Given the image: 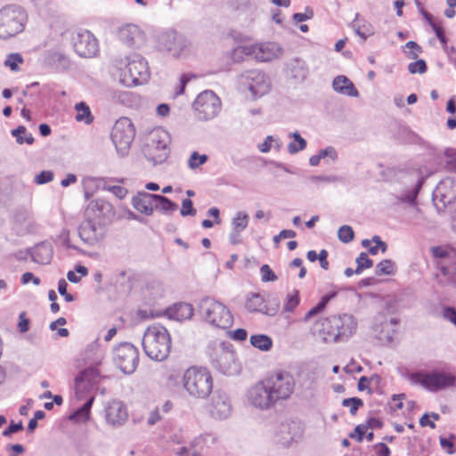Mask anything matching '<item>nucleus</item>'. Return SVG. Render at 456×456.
Masks as SVG:
<instances>
[{
	"label": "nucleus",
	"instance_id": "nucleus-1",
	"mask_svg": "<svg viewBox=\"0 0 456 456\" xmlns=\"http://www.w3.org/2000/svg\"><path fill=\"white\" fill-rule=\"evenodd\" d=\"M295 379L289 372H276L251 386L247 393L248 403L259 410H268L294 393Z\"/></svg>",
	"mask_w": 456,
	"mask_h": 456
},
{
	"label": "nucleus",
	"instance_id": "nucleus-2",
	"mask_svg": "<svg viewBox=\"0 0 456 456\" xmlns=\"http://www.w3.org/2000/svg\"><path fill=\"white\" fill-rule=\"evenodd\" d=\"M115 66L120 70L119 81L126 86L142 85L150 77L148 63L138 53L116 60Z\"/></svg>",
	"mask_w": 456,
	"mask_h": 456
},
{
	"label": "nucleus",
	"instance_id": "nucleus-3",
	"mask_svg": "<svg viewBox=\"0 0 456 456\" xmlns=\"http://www.w3.org/2000/svg\"><path fill=\"white\" fill-rule=\"evenodd\" d=\"M142 347L148 357L155 361L167 358L171 348V338L167 330L161 325H152L144 332Z\"/></svg>",
	"mask_w": 456,
	"mask_h": 456
},
{
	"label": "nucleus",
	"instance_id": "nucleus-4",
	"mask_svg": "<svg viewBox=\"0 0 456 456\" xmlns=\"http://www.w3.org/2000/svg\"><path fill=\"white\" fill-rule=\"evenodd\" d=\"M183 386L191 396L205 399L213 390L212 374L207 368L190 367L183 373Z\"/></svg>",
	"mask_w": 456,
	"mask_h": 456
},
{
	"label": "nucleus",
	"instance_id": "nucleus-5",
	"mask_svg": "<svg viewBox=\"0 0 456 456\" xmlns=\"http://www.w3.org/2000/svg\"><path fill=\"white\" fill-rule=\"evenodd\" d=\"M409 379L411 384L419 385L430 392L452 387L456 383V377L444 369L419 370L411 373Z\"/></svg>",
	"mask_w": 456,
	"mask_h": 456
},
{
	"label": "nucleus",
	"instance_id": "nucleus-6",
	"mask_svg": "<svg viewBox=\"0 0 456 456\" xmlns=\"http://www.w3.org/2000/svg\"><path fill=\"white\" fill-rule=\"evenodd\" d=\"M199 307L202 319L209 325L224 330L232 324V315L223 303L206 297L200 301Z\"/></svg>",
	"mask_w": 456,
	"mask_h": 456
},
{
	"label": "nucleus",
	"instance_id": "nucleus-7",
	"mask_svg": "<svg viewBox=\"0 0 456 456\" xmlns=\"http://www.w3.org/2000/svg\"><path fill=\"white\" fill-rule=\"evenodd\" d=\"M209 357L212 367L224 374L233 375L240 371L235 351L230 343L213 344Z\"/></svg>",
	"mask_w": 456,
	"mask_h": 456
},
{
	"label": "nucleus",
	"instance_id": "nucleus-8",
	"mask_svg": "<svg viewBox=\"0 0 456 456\" xmlns=\"http://www.w3.org/2000/svg\"><path fill=\"white\" fill-rule=\"evenodd\" d=\"M27 14L23 8L9 4L0 9V38L8 39L24 29Z\"/></svg>",
	"mask_w": 456,
	"mask_h": 456
},
{
	"label": "nucleus",
	"instance_id": "nucleus-9",
	"mask_svg": "<svg viewBox=\"0 0 456 456\" xmlns=\"http://www.w3.org/2000/svg\"><path fill=\"white\" fill-rule=\"evenodd\" d=\"M171 138L167 131L162 128L153 129L143 147V153L147 159L154 165L163 163L169 156V144Z\"/></svg>",
	"mask_w": 456,
	"mask_h": 456
},
{
	"label": "nucleus",
	"instance_id": "nucleus-10",
	"mask_svg": "<svg viewBox=\"0 0 456 456\" xmlns=\"http://www.w3.org/2000/svg\"><path fill=\"white\" fill-rule=\"evenodd\" d=\"M192 108L200 120L208 121L220 113L222 103L213 91L206 90L196 97Z\"/></svg>",
	"mask_w": 456,
	"mask_h": 456
},
{
	"label": "nucleus",
	"instance_id": "nucleus-11",
	"mask_svg": "<svg viewBox=\"0 0 456 456\" xmlns=\"http://www.w3.org/2000/svg\"><path fill=\"white\" fill-rule=\"evenodd\" d=\"M134 134V125L128 118H121L116 121L111 132V140L120 156L128 153Z\"/></svg>",
	"mask_w": 456,
	"mask_h": 456
},
{
	"label": "nucleus",
	"instance_id": "nucleus-12",
	"mask_svg": "<svg viewBox=\"0 0 456 456\" xmlns=\"http://www.w3.org/2000/svg\"><path fill=\"white\" fill-rule=\"evenodd\" d=\"M113 360L121 371L132 374L139 363L138 349L131 343H120L113 350Z\"/></svg>",
	"mask_w": 456,
	"mask_h": 456
},
{
	"label": "nucleus",
	"instance_id": "nucleus-13",
	"mask_svg": "<svg viewBox=\"0 0 456 456\" xmlns=\"http://www.w3.org/2000/svg\"><path fill=\"white\" fill-rule=\"evenodd\" d=\"M431 251L434 257L440 259L437 265L442 275L450 284L456 286V250L448 247H434Z\"/></svg>",
	"mask_w": 456,
	"mask_h": 456
},
{
	"label": "nucleus",
	"instance_id": "nucleus-14",
	"mask_svg": "<svg viewBox=\"0 0 456 456\" xmlns=\"http://www.w3.org/2000/svg\"><path fill=\"white\" fill-rule=\"evenodd\" d=\"M240 84L247 87L254 98L266 94L270 89V80L268 77L258 69L244 71L240 76Z\"/></svg>",
	"mask_w": 456,
	"mask_h": 456
},
{
	"label": "nucleus",
	"instance_id": "nucleus-15",
	"mask_svg": "<svg viewBox=\"0 0 456 456\" xmlns=\"http://www.w3.org/2000/svg\"><path fill=\"white\" fill-rule=\"evenodd\" d=\"M71 40L75 52L81 57L90 58L99 52L98 40L89 30L77 29Z\"/></svg>",
	"mask_w": 456,
	"mask_h": 456
},
{
	"label": "nucleus",
	"instance_id": "nucleus-16",
	"mask_svg": "<svg viewBox=\"0 0 456 456\" xmlns=\"http://www.w3.org/2000/svg\"><path fill=\"white\" fill-rule=\"evenodd\" d=\"M456 200V181L453 178L443 179L433 192V203L437 212H442L445 208Z\"/></svg>",
	"mask_w": 456,
	"mask_h": 456
},
{
	"label": "nucleus",
	"instance_id": "nucleus-17",
	"mask_svg": "<svg viewBox=\"0 0 456 456\" xmlns=\"http://www.w3.org/2000/svg\"><path fill=\"white\" fill-rule=\"evenodd\" d=\"M302 433L300 424L296 421L281 423L275 429L273 441L283 448H288L301 438Z\"/></svg>",
	"mask_w": 456,
	"mask_h": 456
},
{
	"label": "nucleus",
	"instance_id": "nucleus-18",
	"mask_svg": "<svg viewBox=\"0 0 456 456\" xmlns=\"http://www.w3.org/2000/svg\"><path fill=\"white\" fill-rule=\"evenodd\" d=\"M106 226L103 223L86 217L78 227V236L85 243L94 246L104 239Z\"/></svg>",
	"mask_w": 456,
	"mask_h": 456
},
{
	"label": "nucleus",
	"instance_id": "nucleus-19",
	"mask_svg": "<svg viewBox=\"0 0 456 456\" xmlns=\"http://www.w3.org/2000/svg\"><path fill=\"white\" fill-rule=\"evenodd\" d=\"M86 217L108 225L115 215L112 205L103 199H95L89 202L85 211Z\"/></svg>",
	"mask_w": 456,
	"mask_h": 456
},
{
	"label": "nucleus",
	"instance_id": "nucleus-20",
	"mask_svg": "<svg viewBox=\"0 0 456 456\" xmlns=\"http://www.w3.org/2000/svg\"><path fill=\"white\" fill-rule=\"evenodd\" d=\"M117 36L126 46L133 49L141 48L145 43V34L135 24H126L118 28Z\"/></svg>",
	"mask_w": 456,
	"mask_h": 456
},
{
	"label": "nucleus",
	"instance_id": "nucleus-21",
	"mask_svg": "<svg viewBox=\"0 0 456 456\" xmlns=\"http://www.w3.org/2000/svg\"><path fill=\"white\" fill-rule=\"evenodd\" d=\"M104 419L107 425L113 428L122 427L128 419L124 403L116 399L109 402L104 408Z\"/></svg>",
	"mask_w": 456,
	"mask_h": 456
},
{
	"label": "nucleus",
	"instance_id": "nucleus-22",
	"mask_svg": "<svg viewBox=\"0 0 456 456\" xmlns=\"http://www.w3.org/2000/svg\"><path fill=\"white\" fill-rule=\"evenodd\" d=\"M159 44L162 51H167L175 57L180 56L186 47L184 37L174 31L162 34Z\"/></svg>",
	"mask_w": 456,
	"mask_h": 456
},
{
	"label": "nucleus",
	"instance_id": "nucleus-23",
	"mask_svg": "<svg viewBox=\"0 0 456 456\" xmlns=\"http://www.w3.org/2000/svg\"><path fill=\"white\" fill-rule=\"evenodd\" d=\"M253 58L259 61H271L281 57V46L273 42L251 45Z\"/></svg>",
	"mask_w": 456,
	"mask_h": 456
},
{
	"label": "nucleus",
	"instance_id": "nucleus-24",
	"mask_svg": "<svg viewBox=\"0 0 456 456\" xmlns=\"http://www.w3.org/2000/svg\"><path fill=\"white\" fill-rule=\"evenodd\" d=\"M314 336L324 342H337L336 325L333 323V316L318 320L312 328Z\"/></svg>",
	"mask_w": 456,
	"mask_h": 456
},
{
	"label": "nucleus",
	"instance_id": "nucleus-25",
	"mask_svg": "<svg viewBox=\"0 0 456 456\" xmlns=\"http://www.w3.org/2000/svg\"><path fill=\"white\" fill-rule=\"evenodd\" d=\"M333 323L336 325L338 341H344L353 336L357 328V322L350 314L333 316Z\"/></svg>",
	"mask_w": 456,
	"mask_h": 456
},
{
	"label": "nucleus",
	"instance_id": "nucleus-26",
	"mask_svg": "<svg viewBox=\"0 0 456 456\" xmlns=\"http://www.w3.org/2000/svg\"><path fill=\"white\" fill-rule=\"evenodd\" d=\"M155 196L146 191H138L137 195L132 200L133 207L146 216H151L155 208Z\"/></svg>",
	"mask_w": 456,
	"mask_h": 456
},
{
	"label": "nucleus",
	"instance_id": "nucleus-27",
	"mask_svg": "<svg viewBox=\"0 0 456 456\" xmlns=\"http://www.w3.org/2000/svg\"><path fill=\"white\" fill-rule=\"evenodd\" d=\"M245 307L249 312H259L269 316H273L277 313V307H268L265 303L264 297L259 294L248 296Z\"/></svg>",
	"mask_w": 456,
	"mask_h": 456
},
{
	"label": "nucleus",
	"instance_id": "nucleus-28",
	"mask_svg": "<svg viewBox=\"0 0 456 456\" xmlns=\"http://www.w3.org/2000/svg\"><path fill=\"white\" fill-rule=\"evenodd\" d=\"M193 311L191 305L187 303H177L167 308L165 314L170 320L183 322L190 320L193 315Z\"/></svg>",
	"mask_w": 456,
	"mask_h": 456
},
{
	"label": "nucleus",
	"instance_id": "nucleus-29",
	"mask_svg": "<svg viewBox=\"0 0 456 456\" xmlns=\"http://www.w3.org/2000/svg\"><path fill=\"white\" fill-rule=\"evenodd\" d=\"M53 254V247L48 242H41L36 245L30 251L32 261L40 265L49 264Z\"/></svg>",
	"mask_w": 456,
	"mask_h": 456
},
{
	"label": "nucleus",
	"instance_id": "nucleus-30",
	"mask_svg": "<svg viewBox=\"0 0 456 456\" xmlns=\"http://www.w3.org/2000/svg\"><path fill=\"white\" fill-rule=\"evenodd\" d=\"M399 320L391 318L389 321H385L380 325H375V331L378 333V338L381 341L391 342L393 341L397 330Z\"/></svg>",
	"mask_w": 456,
	"mask_h": 456
},
{
	"label": "nucleus",
	"instance_id": "nucleus-31",
	"mask_svg": "<svg viewBox=\"0 0 456 456\" xmlns=\"http://www.w3.org/2000/svg\"><path fill=\"white\" fill-rule=\"evenodd\" d=\"M232 407L225 395H219L213 399L211 414L217 419H226L231 414Z\"/></svg>",
	"mask_w": 456,
	"mask_h": 456
},
{
	"label": "nucleus",
	"instance_id": "nucleus-32",
	"mask_svg": "<svg viewBox=\"0 0 456 456\" xmlns=\"http://www.w3.org/2000/svg\"><path fill=\"white\" fill-rule=\"evenodd\" d=\"M351 28L363 41L375 33L373 25L364 18H361L359 13H356L354 20L351 23Z\"/></svg>",
	"mask_w": 456,
	"mask_h": 456
},
{
	"label": "nucleus",
	"instance_id": "nucleus-33",
	"mask_svg": "<svg viewBox=\"0 0 456 456\" xmlns=\"http://www.w3.org/2000/svg\"><path fill=\"white\" fill-rule=\"evenodd\" d=\"M333 89L344 95L357 97L359 95L358 90L354 84L345 76H338L334 78L332 83Z\"/></svg>",
	"mask_w": 456,
	"mask_h": 456
},
{
	"label": "nucleus",
	"instance_id": "nucleus-34",
	"mask_svg": "<svg viewBox=\"0 0 456 456\" xmlns=\"http://www.w3.org/2000/svg\"><path fill=\"white\" fill-rule=\"evenodd\" d=\"M45 61L48 65L60 70L67 69L70 65L69 58L59 51L49 52L46 55Z\"/></svg>",
	"mask_w": 456,
	"mask_h": 456
},
{
	"label": "nucleus",
	"instance_id": "nucleus-35",
	"mask_svg": "<svg viewBox=\"0 0 456 456\" xmlns=\"http://www.w3.org/2000/svg\"><path fill=\"white\" fill-rule=\"evenodd\" d=\"M94 401V396L90 395L89 398L86 401V403L77 408L70 416L69 419L77 422L82 423L86 422L90 418V410Z\"/></svg>",
	"mask_w": 456,
	"mask_h": 456
},
{
	"label": "nucleus",
	"instance_id": "nucleus-36",
	"mask_svg": "<svg viewBox=\"0 0 456 456\" xmlns=\"http://www.w3.org/2000/svg\"><path fill=\"white\" fill-rule=\"evenodd\" d=\"M422 183H423V180H421V179L418 180L417 183L410 191L403 192V194H401L398 197V200L400 201L406 202V203H409V204L414 206L413 210H414V215H416V216L420 214L419 208H417V206H416L415 200L418 196L420 187L422 186Z\"/></svg>",
	"mask_w": 456,
	"mask_h": 456
},
{
	"label": "nucleus",
	"instance_id": "nucleus-37",
	"mask_svg": "<svg viewBox=\"0 0 456 456\" xmlns=\"http://www.w3.org/2000/svg\"><path fill=\"white\" fill-rule=\"evenodd\" d=\"M336 295H337V292L334 291V292H331L330 294L323 296L322 297L321 301L315 306H314L312 309H310L307 312V314L304 317V322H306L310 321L311 318H313L314 316L317 315L322 311H323V309L325 308V306L329 303V301L330 299H332L333 297H335Z\"/></svg>",
	"mask_w": 456,
	"mask_h": 456
},
{
	"label": "nucleus",
	"instance_id": "nucleus-38",
	"mask_svg": "<svg viewBox=\"0 0 456 456\" xmlns=\"http://www.w3.org/2000/svg\"><path fill=\"white\" fill-rule=\"evenodd\" d=\"M251 345L261 351H269L273 346L272 338L264 334L253 335L250 337Z\"/></svg>",
	"mask_w": 456,
	"mask_h": 456
},
{
	"label": "nucleus",
	"instance_id": "nucleus-39",
	"mask_svg": "<svg viewBox=\"0 0 456 456\" xmlns=\"http://www.w3.org/2000/svg\"><path fill=\"white\" fill-rule=\"evenodd\" d=\"M76 120L78 122H84L86 124H90L93 122V115L89 107L83 102H78L75 105Z\"/></svg>",
	"mask_w": 456,
	"mask_h": 456
},
{
	"label": "nucleus",
	"instance_id": "nucleus-40",
	"mask_svg": "<svg viewBox=\"0 0 456 456\" xmlns=\"http://www.w3.org/2000/svg\"><path fill=\"white\" fill-rule=\"evenodd\" d=\"M289 136L294 139L288 144V151L290 154H297L306 148V141L301 137L298 132L289 133Z\"/></svg>",
	"mask_w": 456,
	"mask_h": 456
},
{
	"label": "nucleus",
	"instance_id": "nucleus-41",
	"mask_svg": "<svg viewBox=\"0 0 456 456\" xmlns=\"http://www.w3.org/2000/svg\"><path fill=\"white\" fill-rule=\"evenodd\" d=\"M155 208H160L165 213L175 212L178 206L175 202L171 201L168 198L158 195L155 196Z\"/></svg>",
	"mask_w": 456,
	"mask_h": 456
},
{
	"label": "nucleus",
	"instance_id": "nucleus-42",
	"mask_svg": "<svg viewBox=\"0 0 456 456\" xmlns=\"http://www.w3.org/2000/svg\"><path fill=\"white\" fill-rule=\"evenodd\" d=\"M248 215L244 211H238L232 219V229L243 232L248 224Z\"/></svg>",
	"mask_w": 456,
	"mask_h": 456
},
{
	"label": "nucleus",
	"instance_id": "nucleus-43",
	"mask_svg": "<svg viewBox=\"0 0 456 456\" xmlns=\"http://www.w3.org/2000/svg\"><path fill=\"white\" fill-rule=\"evenodd\" d=\"M290 69L293 77L297 80H304L308 74V69L306 67V64L305 63V61L300 60H295L291 63Z\"/></svg>",
	"mask_w": 456,
	"mask_h": 456
},
{
	"label": "nucleus",
	"instance_id": "nucleus-44",
	"mask_svg": "<svg viewBox=\"0 0 456 456\" xmlns=\"http://www.w3.org/2000/svg\"><path fill=\"white\" fill-rule=\"evenodd\" d=\"M16 218L18 222L21 220L25 222V230L28 233H37L41 230L40 224L27 212L17 216Z\"/></svg>",
	"mask_w": 456,
	"mask_h": 456
},
{
	"label": "nucleus",
	"instance_id": "nucleus-45",
	"mask_svg": "<svg viewBox=\"0 0 456 456\" xmlns=\"http://www.w3.org/2000/svg\"><path fill=\"white\" fill-rule=\"evenodd\" d=\"M12 134L16 138V142L19 144H22L24 142L27 144H32L34 142L33 135L27 133V129L23 126H20L16 129H13L12 131Z\"/></svg>",
	"mask_w": 456,
	"mask_h": 456
},
{
	"label": "nucleus",
	"instance_id": "nucleus-46",
	"mask_svg": "<svg viewBox=\"0 0 456 456\" xmlns=\"http://www.w3.org/2000/svg\"><path fill=\"white\" fill-rule=\"evenodd\" d=\"M246 56L253 57L251 45H240L234 48L231 53V57L233 61L240 62L244 60Z\"/></svg>",
	"mask_w": 456,
	"mask_h": 456
},
{
	"label": "nucleus",
	"instance_id": "nucleus-47",
	"mask_svg": "<svg viewBox=\"0 0 456 456\" xmlns=\"http://www.w3.org/2000/svg\"><path fill=\"white\" fill-rule=\"evenodd\" d=\"M395 265L392 260L385 259L376 265L375 272L378 275H392L395 273Z\"/></svg>",
	"mask_w": 456,
	"mask_h": 456
},
{
	"label": "nucleus",
	"instance_id": "nucleus-48",
	"mask_svg": "<svg viewBox=\"0 0 456 456\" xmlns=\"http://www.w3.org/2000/svg\"><path fill=\"white\" fill-rule=\"evenodd\" d=\"M100 183V180L94 177H85L83 179L82 184L84 187L85 196L86 199H89L90 197L93 196Z\"/></svg>",
	"mask_w": 456,
	"mask_h": 456
},
{
	"label": "nucleus",
	"instance_id": "nucleus-49",
	"mask_svg": "<svg viewBox=\"0 0 456 456\" xmlns=\"http://www.w3.org/2000/svg\"><path fill=\"white\" fill-rule=\"evenodd\" d=\"M208 159V157L206 154H199L197 151H193L189 159H188V167L191 169H196L200 166L205 164Z\"/></svg>",
	"mask_w": 456,
	"mask_h": 456
},
{
	"label": "nucleus",
	"instance_id": "nucleus-50",
	"mask_svg": "<svg viewBox=\"0 0 456 456\" xmlns=\"http://www.w3.org/2000/svg\"><path fill=\"white\" fill-rule=\"evenodd\" d=\"M423 14H424L425 19L429 23V25L433 28L439 41L443 44L444 46H445L446 45V37L444 34V30H443L442 27H440L436 23H435V21L432 19V16L429 13L425 12Z\"/></svg>",
	"mask_w": 456,
	"mask_h": 456
},
{
	"label": "nucleus",
	"instance_id": "nucleus-51",
	"mask_svg": "<svg viewBox=\"0 0 456 456\" xmlns=\"http://www.w3.org/2000/svg\"><path fill=\"white\" fill-rule=\"evenodd\" d=\"M23 62V58L20 53H10L4 61V66L10 68L12 71L20 69L19 64Z\"/></svg>",
	"mask_w": 456,
	"mask_h": 456
},
{
	"label": "nucleus",
	"instance_id": "nucleus-52",
	"mask_svg": "<svg viewBox=\"0 0 456 456\" xmlns=\"http://www.w3.org/2000/svg\"><path fill=\"white\" fill-rule=\"evenodd\" d=\"M357 267L355 269V274H360L363 269L370 268L373 265V262L370 258H369L366 253H361L359 256L356 258Z\"/></svg>",
	"mask_w": 456,
	"mask_h": 456
},
{
	"label": "nucleus",
	"instance_id": "nucleus-53",
	"mask_svg": "<svg viewBox=\"0 0 456 456\" xmlns=\"http://www.w3.org/2000/svg\"><path fill=\"white\" fill-rule=\"evenodd\" d=\"M57 240L61 247H63L67 249L70 248V249L78 250V248L70 242L69 230L62 229L61 231L60 234L58 235Z\"/></svg>",
	"mask_w": 456,
	"mask_h": 456
},
{
	"label": "nucleus",
	"instance_id": "nucleus-54",
	"mask_svg": "<svg viewBox=\"0 0 456 456\" xmlns=\"http://www.w3.org/2000/svg\"><path fill=\"white\" fill-rule=\"evenodd\" d=\"M403 53L409 59H416L419 53L421 52V47L414 41H409L403 46Z\"/></svg>",
	"mask_w": 456,
	"mask_h": 456
},
{
	"label": "nucleus",
	"instance_id": "nucleus-55",
	"mask_svg": "<svg viewBox=\"0 0 456 456\" xmlns=\"http://www.w3.org/2000/svg\"><path fill=\"white\" fill-rule=\"evenodd\" d=\"M354 236V233L353 228L349 225H343L338 229V237L344 243L352 241Z\"/></svg>",
	"mask_w": 456,
	"mask_h": 456
},
{
	"label": "nucleus",
	"instance_id": "nucleus-56",
	"mask_svg": "<svg viewBox=\"0 0 456 456\" xmlns=\"http://www.w3.org/2000/svg\"><path fill=\"white\" fill-rule=\"evenodd\" d=\"M299 304L298 292L295 291L287 296V300L283 305V310L286 312H293Z\"/></svg>",
	"mask_w": 456,
	"mask_h": 456
},
{
	"label": "nucleus",
	"instance_id": "nucleus-57",
	"mask_svg": "<svg viewBox=\"0 0 456 456\" xmlns=\"http://www.w3.org/2000/svg\"><path fill=\"white\" fill-rule=\"evenodd\" d=\"M342 405L350 408V413L354 415L357 410L363 405L362 400L357 397L346 398L342 401Z\"/></svg>",
	"mask_w": 456,
	"mask_h": 456
},
{
	"label": "nucleus",
	"instance_id": "nucleus-58",
	"mask_svg": "<svg viewBox=\"0 0 456 456\" xmlns=\"http://www.w3.org/2000/svg\"><path fill=\"white\" fill-rule=\"evenodd\" d=\"M54 178V174L50 170H44L40 172L38 175H35L34 183L37 184H45L52 182Z\"/></svg>",
	"mask_w": 456,
	"mask_h": 456
},
{
	"label": "nucleus",
	"instance_id": "nucleus-59",
	"mask_svg": "<svg viewBox=\"0 0 456 456\" xmlns=\"http://www.w3.org/2000/svg\"><path fill=\"white\" fill-rule=\"evenodd\" d=\"M309 180L311 183L317 184L319 183H337L340 181V178L336 175H312L309 177Z\"/></svg>",
	"mask_w": 456,
	"mask_h": 456
},
{
	"label": "nucleus",
	"instance_id": "nucleus-60",
	"mask_svg": "<svg viewBox=\"0 0 456 456\" xmlns=\"http://www.w3.org/2000/svg\"><path fill=\"white\" fill-rule=\"evenodd\" d=\"M408 70L411 74H423L427 70V64L424 60H418L417 61L411 62L408 65Z\"/></svg>",
	"mask_w": 456,
	"mask_h": 456
},
{
	"label": "nucleus",
	"instance_id": "nucleus-61",
	"mask_svg": "<svg viewBox=\"0 0 456 456\" xmlns=\"http://www.w3.org/2000/svg\"><path fill=\"white\" fill-rule=\"evenodd\" d=\"M181 216H195L196 215V209L193 208V203L190 199H184L182 201V208H181Z\"/></svg>",
	"mask_w": 456,
	"mask_h": 456
},
{
	"label": "nucleus",
	"instance_id": "nucleus-62",
	"mask_svg": "<svg viewBox=\"0 0 456 456\" xmlns=\"http://www.w3.org/2000/svg\"><path fill=\"white\" fill-rule=\"evenodd\" d=\"M175 453L178 456H201L199 450L194 448V444H191V448L183 446L174 450Z\"/></svg>",
	"mask_w": 456,
	"mask_h": 456
},
{
	"label": "nucleus",
	"instance_id": "nucleus-63",
	"mask_svg": "<svg viewBox=\"0 0 456 456\" xmlns=\"http://www.w3.org/2000/svg\"><path fill=\"white\" fill-rule=\"evenodd\" d=\"M260 273L263 281H274L277 280V276L268 265H264L261 266Z\"/></svg>",
	"mask_w": 456,
	"mask_h": 456
},
{
	"label": "nucleus",
	"instance_id": "nucleus-64",
	"mask_svg": "<svg viewBox=\"0 0 456 456\" xmlns=\"http://www.w3.org/2000/svg\"><path fill=\"white\" fill-rule=\"evenodd\" d=\"M313 17H314L313 9L310 7H305L304 13L297 12L293 15V20L296 23H298V22H303L305 20H310Z\"/></svg>",
	"mask_w": 456,
	"mask_h": 456
}]
</instances>
